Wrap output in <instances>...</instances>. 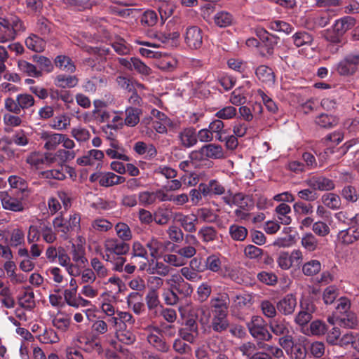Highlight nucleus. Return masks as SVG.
<instances>
[{
    "label": "nucleus",
    "instance_id": "nucleus-1",
    "mask_svg": "<svg viewBox=\"0 0 359 359\" xmlns=\"http://www.w3.org/2000/svg\"><path fill=\"white\" fill-rule=\"evenodd\" d=\"M230 300L227 294H219L210 300L211 320L210 328L217 333L229 330L230 323L228 318Z\"/></svg>",
    "mask_w": 359,
    "mask_h": 359
},
{
    "label": "nucleus",
    "instance_id": "nucleus-2",
    "mask_svg": "<svg viewBox=\"0 0 359 359\" xmlns=\"http://www.w3.org/2000/svg\"><path fill=\"white\" fill-rule=\"evenodd\" d=\"M25 29L24 22L18 16L8 18L0 17V43L14 40L18 34L25 32Z\"/></svg>",
    "mask_w": 359,
    "mask_h": 359
},
{
    "label": "nucleus",
    "instance_id": "nucleus-3",
    "mask_svg": "<svg viewBox=\"0 0 359 359\" xmlns=\"http://www.w3.org/2000/svg\"><path fill=\"white\" fill-rule=\"evenodd\" d=\"M351 302L346 297H341L335 307L336 319L339 320V325L353 328L357 325L358 320L355 315L350 311Z\"/></svg>",
    "mask_w": 359,
    "mask_h": 359
},
{
    "label": "nucleus",
    "instance_id": "nucleus-4",
    "mask_svg": "<svg viewBox=\"0 0 359 359\" xmlns=\"http://www.w3.org/2000/svg\"><path fill=\"white\" fill-rule=\"evenodd\" d=\"M336 70L341 76H352L359 70V54L349 53L340 60Z\"/></svg>",
    "mask_w": 359,
    "mask_h": 359
},
{
    "label": "nucleus",
    "instance_id": "nucleus-5",
    "mask_svg": "<svg viewBox=\"0 0 359 359\" xmlns=\"http://www.w3.org/2000/svg\"><path fill=\"white\" fill-rule=\"evenodd\" d=\"M184 43L192 50H198L203 45V33L198 26H189L186 28L184 34Z\"/></svg>",
    "mask_w": 359,
    "mask_h": 359
},
{
    "label": "nucleus",
    "instance_id": "nucleus-6",
    "mask_svg": "<svg viewBox=\"0 0 359 359\" xmlns=\"http://www.w3.org/2000/svg\"><path fill=\"white\" fill-rule=\"evenodd\" d=\"M263 323L262 318L252 316V320L248 324L250 333L254 338L258 340L269 341L271 339L272 335L263 325Z\"/></svg>",
    "mask_w": 359,
    "mask_h": 359
},
{
    "label": "nucleus",
    "instance_id": "nucleus-7",
    "mask_svg": "<svg viewBox=\"0 0 359 359\" xmlns=\"http://www.w3.org/2000/svg\"><path fill=\"white\" fill-rule=\"evenodd\" d=\"M305 184L315 191H328L334 189L335 184L333 180L321 175H314L309 177Z\"/></svg>",
    "mask_w": 359,
    "mask_h": 359
},
{
    "label": "nucleus",
    "instance_id": "nucleus-8",
    "mask_svg": "<svg viewBox=\"0 0 359 359\" xmlns=\"http://www.w3.org/2000/svg\"><path fill=\"white\" fill-rule=\"evenodd\" d=\"M104 248L105 252L115 255H124L130 250V245L127 242L116 238H107L104 241Z\"/></svg>",
    "mask_w": 359,
    "mask_h": 359
},
{
    "label": "nucleus",
    "instance_id": "nucleus-9",
    "mask_svg": "<svg viewBox=\"0 0 359 359\" xmlns=\"http://www.w3.org/2000/svg\"><path fill=\"white\" fill-rule=\"evenodd\" d=\"M337 241L344 245H349L359 240V224L351 225L340 231L337 236Z\"/></svg>",
    "mask_w": 359,
    "mask_h": 359
},
{
    "label": "nucleus",
    "instance_id": "nucleus-10",
    "mask_svg": "<svg viewBox=\"0 0 359 359\" xmlns=\"http://www.w3.org/2000/svg\"><path fill=\"white\" fill-rule=\"evenodd\" d=\"M297 300L294 294H287L281 299H280L276 308L278 311L284 316L292 315L297 307Z\"/></svg>",
    "mask_w": 359,
    "mask_h": 359
},
{
    "label": "nucleus",
    "instance_id": "nucleus-11",
    "mask_svg": "<svg viewBox=\"0 0 359 359\" xmlns=\"http://www.w3.org/2000/svg\"><path fill=\"white\" fill-rule=\"evenodd\" d=\"M201 154L206 157L213 159L221 158L224 156L223 149L220 145L215 144H208L203 145L199 152L194 151L191 154L192 158H197L198 155Z\"/></svg>",
    "mask_w": 359,
    "mask_h": 359
},
{
    "label": "nucleus",
    "instance_id": "nucleus-12",
    "mask_svg": "<svg viewBox=\"0 0 359 359\" xmlns=\"http://www.w3.org/2000/svg\"><path fill=\"white\" fill-rule=\"evenodd\" d=\"M175 219L180 223L185 231L194 233L196 231V224L198 219L194 214L184 215L181 212L176 213Z\"/></svg>",
    "mask_w": 359,
    "mask_h": 359
},
{
    "label": "nucleus",
    "instance_id": "nucleus-13",
    "mask_svg": "<svg viewBox=\"0 0 359 359\" xmlns=\"http://www.w3.org/2000/svg\"><path fill=\"white\" fill-rule=\"evenodd\" d=\"M40 138L46 141L44 149L48 151L55 150L64 140V134L52 133L43 131L40 134Z\"/></svg>",
    "mask_w": 359,
    "mask_h": 359
},
{
    "label": "nucleus",
    "instance_id": "nucleus-14",
    "mask_svg": "<svg viewBox=\"0 0 359 359\" xmlns=\"http://www.w3.org/2000/svg\"><path fill=\"white\" fill-rule=\"evenodd\" d=\"M269 325L271 332L277 336H281L282 334H287L291 332L290 323L282 317L271 320Z\"/></svg>",
    "mask_w": 359,
    "mask_h": 359
},
{
    "label": "nucleus",
    "instance_id": "nucleus-15",
    "mask_svg": "<svg viewBox=\"0 0 359 359\" xmlns=\"http://www.w3.org/2000/svg\"><path fill=\"white\" fill-rule=\"evenodd\" d=\"M301 245L308 252H314L320 248L319 240L311 232H307L302 235Z\"/></svg>",
    "mask_w": 359,
    "mask_h": 359
},
{
    "label": "nucleus",
    "instance_id": "nucleus-16",
    "mask_svg": "<svg viewBox=\"0 0 359 359\" xmlns=\"http://www.w3.org/2000/svg\"><path fill=\"white\" fill-rule=\"evenodd\" d=\"M181 144L187 148L193 147L197 143L196 129L194 128H184L179 134Z\"/></svg>",
    "mask_w": 359,
    "mask_h": 359
},
{
    "label": "nucleus",
    "instance_id": "nucleus-17",
    "mask_svg": "<svg viewBox=\"0 0 359 359\" xmlns=\"http://www.w3.org/2000/svg\"><path fill=\"white\" fill-rule=\"evenodd\" d=\"M258 79L267 85H272L275 82V75L273 70L267 66L260 65L255 71Z\"/></svg>",
    "mask_w": 359,
    "mask_h": 359
},
{
    "label": "nucleus",
    "instance_id": "nucleus-18",
    "mask_svg": "<svg viewBox=\"0 0 359 359\" xmlns=\"http://www.w3.org/2000/svg\"><path fill=\"white\" fill-rule=\"evenodd\" d=\"M323 37L327 42L330 43V44L327 45V48L332 53H337L339 48L335 47L334 45L341 43L342 42L343 36L333 28L332 30H325Z\"/></svg>",
    "mask_w": 359,
    "mask_h": 359
},
{
    "label": "nucleus",
    "instance_id": "nucleus-19",
    "mask_svg": "<svg viewBox=\"0 0 359 359\" xmlns=\"http://www.w3.org/2000/svg\"><path fill=\"white\" fill-rule=\"evenodd\" d=\"M355 25V20L351 16H345L335 21L333 28L342 36Z\"/></svg>",
    "mask_w": 359,
    "mask_h": 359
},
{
    "label": "nucleus",
    "instance_id": "nucleus-20",
    "mask_svg": "<svg viewBox=\"0 0 359 359\" xmlns=\"http://www.w3.org/2000/svg\"><path fill=\"white\" fill-rule=\"evenodd\" d=\"M170 269V267L165 263L152 259L149 264L147 271L149 274H157L165 277L169 274Z\"/></svg>",
    "mask_w": 359,
    "mask_h": 359
},
{
    "label": "nucleus",
    "instance_id": "nucleus-21",
    "mask_svg": "<svg viewBox=\"0 0 359 359\" xmlns=\"http://www.w3.org/2000/svg\"><path fill=\"white\" fill-rule=\"evenodd\" d=\"M146 247L150 252V255L154 259L158 257L165 250L166 246L157 238H151L146 243Z\"/></svg>",
    "mask_w": 359,
    "mask_h": 359
},
{
    "label": "nucleus",
    "instance_id": "nucleus-22",
    "mask_svg": "<svg viewBox=\"0 0 359 359\" xmlns=\"http://www.w3.org/2000/svg\"><path fill=\"white\" fill-rule=\"evenodd\" d=\"M46 41L36 34H31L25 40V45L29 50L36 53L43 52L46 47Z\"/></svg>",
    "mask_w": 359,
    "mask_h": 359
},
{
    "label": "nucleus",
    "instance_id": "nucleus-23",
    "mask_svg": "<svg viewBox=\"0 0 359 359\" xmlns=\"http://www.w3.org/2000/svg\"><path fill=\"white\" fill-rule=\"evenodd\" d=\"M233 203L243 210L248 211L253 206V202L250 196L241 192L233 195Z\"/></svg>",
    "mask_w": 359,
    "mask_h": 359
},
{
    "label": "nucleus",
    "instance_id": "nucleus-24",
    "mask_svg": "<svg viewBox=\"0 0 359 359\" xmlns=\"http://www.w3.org/2000/svg\"><path fill=\"white\" fill-rule=\"evenodd\" d=\"M54 84L61 88H74L78 84L76 76L59 74L54 79Z\"/></svg>",
    "mask_w": 359,
    "mask_h": 359
},
{
    "label": "nucleus",
    "instance_id": "nucleus-25",
    "mask_svg": "<svg viewBox=\"0 0 359 359\" xmlns=\"http://www.w3.org/2000/svg\"><path fill=\"white\" fill-rule=\"evenodd\" d=\"M280 222L284 225H288L292 222V218L289 215L291 213V208L285 203H281L275 209Z\"/></svg>",
    "mask_w": 359,
    "mask_h": 359
},
{
    "label": "nucleus",
    "instance_id": "nucleus-26",
    "mask_svg": "<svg viewBox=\"0 0 359 359\" xmlns=\"http://www.w3.org/2000/svg\"><path fill=\"white\" fill-rule=\"evenodd\" d=\"M107 81L104 76H92L90 79L86 81L83 88L85 91L88 93H95L97 90V88L103 87L107 85Z\"/></svg>",
    "mask_w": 359,
    "mask_h": 359
},
{
    "label": "nucleus",
    "instance_id": "nucleus-27",
    "mask_svg": "<svg viewBox=\"0 0 359 359\" xmlns=\"http://www.w3.org/2000/svg\"><path fill=\"white\" fill-rule=\"evenodd\" d=\"M213 20L217 27L224 28L231 26L234 21V18L231 13L222 11L217 12L214 15Z\"/></svg>",
    "mask_w": 359,
    "mask_h": 359
},
{
    "label": "nucleus",
    "instance_id": "nucleus-28",
    "mask_svg": "<svg viewBox=\"0 0 359 359\" xmlns=\"http://www.w3.org/2000/svg\"><path fill=\"white\" fill-rule=\"evenodd\" d=\"M205 269L210 270L219 275L221 274L224 269L220 258L216 255L208 256L205 262Z\"/></svg>",
    "mask_w": 359,
    "mask_h": 359
},
{
    "label": "nucleus",
    "instance_id": "nucleus-29",
    "mask_svg": "<svg viewBox=\"0 0 359 359\" xmlns=\"http://www.w3.org/2000/svg\"><path fill=\"white\" fill-rule=\"evenodd\" d=\"M33 62H34L39 69L38 71H41V74L43 72L50 73L53 70V65L51 60L45 56L34 55L32 56Z\"/></svg>",
    "mask_w": 359,
    "mask_h": 359
},
{
    "label": "nucleus",
    "instance_id": "nucleus-30",
    "mask_svg": "<svg viewBox=\"0 0 359 359\" xmlns=\"http://www.w3.org/2000/svg\"><path fill=\"white\" fill-rule=\"evenodd\" d=\"M229 233L232 240L243 241L248 236V231L245 226L233 224L229 226Z\"/></svg>",
    "mask_w": 359,
    "mask_h": 359
},
{
    "label": "nucleus",
    "instance_id": "nucleus-31",
    "mask_svg": "<svg viewBox=\"0 0 359 359\" xmlns=\"http://www.w3.org/2000/svg\"><path fill=\"white\" fill-rule=\"evenodd\" d=\"M293 43L297 47H301L305 45H311L313 41V36L305 32L299 31L296 32L292 36Z\"/></svg>",
    "mask_w": 359,
    "mask_h": 359
},
{
    "label": "nucleus",
    "instance_id": "nucleus-32",
    "mask_svg": "<svg viewBox=\"0 0 359 359\" xmlns=\"http://www.w3.org/2000/svg\"><path fill=\"white\" fill-rule=\"evenodd\" d=\"M55 64L59 69L71 74L76 70V67L73 62L66 55L57 56L55 59Z\"/></svg>",
    "mask_w": 359,
    "mask_h": 359
},
{
    "label": "nucleus",
    "instance_id": "nucleus-33",
    "mask_svg": "<svg viewBox=\"0 0 359 359\" xmlns=\"http://www.w3.org/2000/svg\"><path fill=\"white\" fill-rule=\"evenodd\" d=\"M18 65L19 69L29 76L38 78L42 76L41 71H38L36 65L26 60H20Z\"/></svg>",
    "mask_w": 359,
    "mask_h": 359
},
{
    "label": "nucleus",
    "instance_id": "nucleus-34",
    "mask_svg": "<svg viewBox=\"0 0 359 359\" xmlns=\"http://www.w3.org/2000/svg\"><path fill=\"white\" fill-rule=\"evenodd\" d=\"M147 341L150 345L158 351L165 353L169 350V345L167 344L161 336L150 334L147 336Z\"/></svg>",
    "mask_w": 359,
    "mask_h": 359
},
{
    "label": "nucleus",
    "instance_id": "nucleus-35",
    "mask_svg": "<svg viewBox=\"0 0 359 359\" xmlns=\"http://www.w3.org/2000/svg\"><path fill=\"white\" fill-rule=\"evenodd\" d=\"M198 236L203 243L212 242L217 238V231L213 226H205L199 229Z\"/></svg>",
    "mask_w": 359,
    "mask_h": 359
},
{
    "label": "nucleus",
    "instance_id": "nucleus-36",
    "mask_svg": "<svg viewBox=\"0 0 359 359\" xmlns=\"http://www.w3.org/2000/svg\"><path fill=\"white\" fill-rule=\"evenodd\" d=\"M2 206L4 209L14 211V212H20L23 210V205L19 201L18 199L15 198H12L8 195L6 194L1 198Z\"/></svg>",
    "mask_w": 359,
    "mask_h": 359
},
{
    "label": "nucleus",
    "instance_id": "nucleus-37",
    "mask_svg": "<svg viewBox=\"0 0 359 359\" xmlns=\"http://www.w3.org/2000/svg\"><path fill=\"white\" fill-rule=\"evenodd\" d=\"M142 110L139 108L128 107L126 110L125 124L130 127L135 126L140 121Z\"/></svg>",
    "mask_w": 359,
    "mask_h": 359
},
{
    "label": "nucleus",
    "instance_id": "nucleus-38",
    "mask_svg": "<svg viewBox=\"0 0 359 359\" xmlns=\"http://www.w3.org/2000/svg\"><path fill=\"white\" fill-rule=\"evenodd\" d=\"M224 123L219 118L213 120L210 123L208 128L212 134H216V140L222 142L223 136L226 134V131L224 129Z\"/></svg>",
    "mask_w": 359,
    "mask_h": 359
},
{
    "label": "nucleus",
    "instance_id": "nucleus-39",
    "mask_svg": "<svg viewBox=\"0 0 359 359\" xmlns=\"http://www.w3.org/2000/svg\"><path fill=\"white\" fill-rule=\"evenodd\" d=\"M18 304L26 310H32L35 306L34 292L32 290L24 291L23 294L18 298Z\"/></svg>",
    "mask_w": 359,
    "mask_h": 359
},
{
    "label": "nucleus",
    "instance_id": "nucleus-40",
    "mask_svg": "<svg viewBox=\"0 0 359 359\" xmlns=\"http://www.w3.org/2000/svg\"><path fill=\"white\" fill-rule=\"evenodd\" d=\"M316 123L321 128H330L338 123V118L327 114H321L316 117Z\"/></svg>",
    "mask_w": 359,
    "mask_h": 359
},
{
    "label": "nucleus",
    "instance_id": "nucleus-41",
    "mask_svg": "<svg viewBox=\"0 0 359 359\" xmlns=\"http://www.w3.org/2000/svg\"><path fill=\"white\" fill-rule=\"evenodd\" d=\"M268 28L276 32H283L286 34H290L294 27L289 23L282 20H274L269 22Z\"/></svg>",
    "mask_w": 359,
    "mask_h": 359
},
{
    "label": "nucleus",
    "instance_id": "nucleus-42",
    "mask_svg": "<svg viewBox=\"0 0 359 359\" xmlns=\"http://www.w3.org/2000/svg\"><path fill=\"white\" fill-rule=\"evenodd\" d=\"M70 121L71 118L67 115L62 114L53 119L50 127L55 130H65L70 126Z\"/></svg>",
    "mask_w": 359,
    "mask_h": 359
},
{
    "label": "nucleus",
    "instance_id": "nucleus-43",
    "mask_svg": "<svg viewBox=\"0 0 359 359\" xmlns=\"http://www.w3.org/2000/svg\"><path fill=\"white\" fill-rule=\"evenodd\" d=\"M322 201L325 206L330 209L336 210L341 206L340 197L333 193H327L323 195Z\"/></svg>",
    "mask_w": 359,
    "mask_h": 359
},
{
    "label": "nucleus",
    "instance_id": "nucleus-44",
    "mask_svg": "<svg viewBox=\"0 0 359 359\" xmlns=\"http://www.w3.org/2000/svg\"><path fill=\"white\" fill-rule=\"evenodd\" d=\"M313 311V306L312 304L307 305L306 311L302 310L298 313L294 322L299 325H305L311 320Z\"/></svg>",
    "mask_w": 359,
    "mask_h": 359
},
{
    "label": "nucleus",
    "instance_id": "nucleus-45",
    "mask_svg": "<svg viewBox=\"0 0 359 359\" xmlns=\"http://www.w3.org/2000/svg\"><path fill=\"white\" fill-rule=\"evenodd\" d=\"M41 223V233L44 241L48 243H53L57 239V235L53 231L52 227L48 223L40 222Z\"/></svg>",
    "mask_w": 359,
    "mask_h": 359
},
{
    "label": "nucleus",
    "instance_id": "nucleus-46",
    "mask_svg": "<svg viewBox=\"0 0 359 359\" xmlns=\"http://www.w3.org/2000/svg\"><path fill=\"white\" fill-rule=\"evenodd\" d=\"M321 270V264L318 260L313 259L302 266V272L307 276L317 274Z\"/></svg>",
    "mask_w": 359,
    "mask_h": 359
},
{
    "label": "nucleus",
    "instance_id": "nucleus-47",
    "mask_svg": "<svg viewBox=\"0 0 359 359\" xmlns=\"http://www.w3.org/2000/svg\"><path fill=\"white\" fill-rule=\"evenodd\" d=\"M357 216L358 215H351L346 211H340L336 213L334 217L338 222L351 226L358 224Z\"/></svg>",
    "mask_w": 359,
    "mask_h": 359
},
{
    "label": "nucleus",
    "instance_id": "nucleus-48",
    "mask_svg": "<svg viewBox=\"0 0 359 359\" xmlns=\"http://www.w3.org/2000/svg\"><path fill=\"white\" fill-rule=\"evenodd\" d=\"M25 243V233L20 229H13L10 234V239L6 243L11 247H18Z\"/></svg>",
    "mask_w": 359,
    "mask_h": 359
},
{
    "label": "nucleus",
    "instance_id": "nucleus-49",
    "mask_svg": "<svg viewBox=\"0 0 359 359\" xmlns=\"http://www.w3.org/2000/svg\"><path fill=\"white\" fill-rule=\"evenodd\" d=\"M115 230L119 239L126 242L131 240L132 232L128 224L119 222L116 224Z\"/></svg>",
    "mask_w": 359,
    "mask_h": 359
},
{
    "label": "nucleus",
    "instance_id": "nucleus-50",
    "mask_svg": "<svg viewBox=\"0 0 359 359\" xmlns=\"http://www.w3.org/2000/svg\"><path fill=\"white\" fill-rule=\"evenodd\" d=\"M90 266L96 276L101 278L107 276L109 271L98 258L94 257L91 259Z\"/></svg>",
    "mask_w": 359,
    "mask_h": 359
},
{
    "label": "nucleus",
    "instance_id": "nucleus-51",
    "mask_svg": "<svg viewBox=\"0 0 359 359\" xmlns=\"http://www.w3.org/2000/svg\"><path fill=\"white\" fill-rule=\"evenodd\" d=\"M25 161L32 168L35 169L40 168L41 165H43L42 152L34 151L29 153L27 156Z\"/></svg>",
    "mask_w": 359,
    "mask_h": 359
},
{
    "label": "nucleus",
    "instance_id": "nucleus-52",
    "mask_svg": "<svg viewBox=\"0 0 359 359\" xmlns=\"http://www.w3.org/2000/svg\"><path fill=\"white\" fill-rule=\"evenodd\" d=\"M14 143L17 146L24 147L28 144L29 139L27 133L23 130H18L12 135L8 144Z\"/></svg>",
    "mask_w": 359,
    "mask_h": 359
},
{
    "label": "nucleus",
    "instance_id": "nucleus-53",
    "mask_svg": "<svg viewBox=\"0 0 359 359\" xmlns=\"http://www.w3.org/2000/svg\"><path fill=\"white\" fill-rule=\"evenodd\" d=\"M116 337L118 341L127 345L133 344L136 340L135 335L126 328L116 330Z\"/></svg>",
    "mask_w": 359,
    "mask_h": 359
},
{
    "label": "nucleus",
    "instance_id": "nucleus-54",
    "mask_svg": "<svg viewBox=\"0 0 359 359\" xmlns=\"http://www.w3.org/2000/svg\"><path fill=\"white\" fill-rule=\"evenodd\" d=\"M145 301L149 310L155 309L160 304L157 290L154 288L150 289L145 297Z\"/></svg>",
    "mask_w": 359,
    "mask_h": 359
},
{
    "label": "nucleus",
    "instance_id": "nucleus-55",
    "mask_svg": "<svg viewBox=\"0 0 359 359\" xmlns=\"http://www.w3.org/2000/svg\"><path fill=\"white\" fill-rule=\"evenodd\" d=\"M341 196L348 202L355 203L358 200V191L351 186H345L341 192Z\"/></svg>",
    "mask_w": 359,
    "mask_h": 359
},
{
    "label": "nucleus",
    "instance_id": "nucleus-56",
    "mask_svg": "<svg viewBox=\"0 0 359 359\" xmlns=\"http://www.w3.org/2000/svg\"><path fill=\"white\" fill-rule=\"evenodd\" d=\"M237 114L236 108L233 106H226L218 110L215 116L219 120H229L236 117Z\"/></svg>",
    "mask_w": 359,
    "mask_h": 359
},
{
    "label": "nucleus",
    "instance_id": "nucleus-57",
    "mask_svg": "<svg viewBox=\"0 0 359 359\" xmlns=\"http://www.w3.org/2000/svg\"><path fill=\"white\" fill-rule=\"evenodd\" d=\"M138 297L137 292H131L127 298L128 306L131 307L136 314H140L144 310V304L142 302H134Z\"/></svg>",
    "mask_w": 359,
    "mask_h": 359
},
{
    "label": "nucleus",
    "instance_id": "nucleus-58",
    "mask_svg": "<svg viewBox=\"0 0 359 359\" xmlns=\"http://www.w3.org/2000/svg\"><path fill=\"white\" fill-rule=\"evenodd\" d=\"M17 102L20 109V111L34 106V98L32 95L22 93L17 95Z\"/></svg>",
    "mask_w": 359,
    "mask_h": 359
},
{
    "label": "nucleus",
    "instance_id": "nucleus-59",
    "mask_svg": "<svg viewBox=\"0 0 359 359\" xmlns=\"http://www.w3.org/2000/svg\"><path fill=\"white\" fill-rule=\"evenodd\" d=\"M262 313L268 318H273L277 314L274 304L270 300H263L260 303Z\"/></svg>",
    "mask_w": 359,
    "mask_h": 359
},
{
    "label": "nucleus",
    "instance_id": "nucleus-60",
    "mask_svg": "<svg viewBox=\"0 0 359 359\" xmlns=\"http://www.w3.org/2000/svg\"><path fill=\"white\" fill-rule=\"evenodd\" d=\"M140 21L144 26L153 27L157 23V14L154 11L147 10L142 14Z\"/></svg>",
    "mask_w": 359,
    "mask_h": 359
},
{
    "label": "nucleus",
    "instance_id": "nucleus-61",
    "mask_svg": "<svg viewBox=\"0 0 359 359\" xmlns=\"http://www.w3.org/2000/svg\"><path fill=\"white\" fill-rule=\"evenodd\" d=\"M53 25L44 17H41L36 22V30L43 36L48 35L52 30Z\"/></svg>",
    "mask_w": 359,
    "mask_h": 359
},
{
    "label": "nucleus",
    "instance_id": "nucleus-62",
    "mask_svg": "<svg viewBox=\"0 0 359 359\" xmlns=\"http://www.w3.org/2000/svg\"><path fill=\"white\" fill-rule=\"evenodd\" d=\"M193 287L192 285L184 280V278L181 280L180 283L177 285H175L174 289V292L181 294L184 297H187L190 296L193 292Z\"/></svg>",
    "mask_w": 359,
    "mask_h": 359
},
{
    "label": "nucleus",
    "instance_id": "nucleus-63",
    "mask_svg": "<svg viewBox=\"0 0 359 359\" xmlns=\"http://www.w3.org/2000/svg\"><path fill=\"white\" fill-rule=\"evenodd\" d=\"M293 209L296 214L306 215L313 212V207L310 203L303 201H297L293 205Z\"/></svg>",
    "mask_w": 359,
    "mask_h": 359
},
{
    "label": "nucleus",
    "instance_id": "nucleus-64",
    "mask_svg": "<svg viewBox=\"0 0 359 359\" xmlns=\"http://www.w3.org/2000/svg\"><path fill=\"white\" fill-rule=\"evenodd\" d=\"M233 302L238 308L250 306L253 303L252 296L247 293L238 294L233 298Z\"/></svg>",
    "mask_w": 359,
    "mask_h": 359
}]
</instances>
